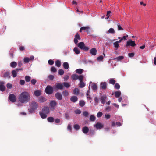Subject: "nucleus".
I'll list each match as a JSON object with an SVG mask.
<instances>
[{
  "instance_id": "1",
  "label": "nucleus",
  "mask_w": 156,
  "mask_h": 156,
  "mask_svg": "<svg viewBox=\"0 0 156 156\" xmlns=\"http://www.w3.org/2000/svg\"><path fill=\"white\" fill-rule=\"evenodd\" d=\"M30 95L26 91H23L20 94L18 98L19 101L22 103H26L30 100Z\"/></svg>"
},
{
  "instance_id": "2",
  "label": "nucleus",
  "mask_w": 156,
  "mask_h": 156,
  "mask_svg": "<svg viewBox=\"0 0 156 156\" xmlns=\"http://www.w3.org/2000/svg\"><path fill=\"white\" fill-rule=\"evenodd\" d=\"M30 107V108L28 109V111L30 113H32L38 108V105L37 102L32 101L31 103Z\"/></svg>"
},
{
  "instance_id": "3",
  "label": "nucleus",
  "mask_w": 156,
  "mask_h": 156,
  "mask_svg": "<svg viewBox=\"0 0 156 156\" xmlns=\"http://www.w3.org/2000/svg\"><path fill=\"white\" fill-rule=\"evenodd\" d=\"M77 46L81 50H83L85 51H87L89 50V48L85 46L84 43L81 42L77 44Z\"/></svg>"
},
{
  "instance_id": "4",
  "label": "nucleus",
  "mask_w": 156,
  "mask_h": 156,
  "mask_svg": "<svg viewBox=\"0 0 156 156\" xmlns=\"http://www.w3.org/2000/svg\"><path fill=\"white\" fill-rule=\"evenodd\" d=\"M45 91L47 94H52L53 92V88L51 86L48 85L45 88Z\"/></svg>"
},
{
  "instance_id": "5",
  "label": "nucleus",
  "mask_w": 156,
  "mask_h": 156,
  "mask_svg": "<svg viewBox=\"0 0 156 156\" xmlns=\"http://www.w3.org/2000/svg\"><path fill=\"white\" fill-rule=\"evenodd\" d=\"M57 103V102L54 101H51L49 104L50 106L51 107V109L52 110H53L55 109V107L56 106Z\"/></svg>"
},
{
  "instance_id": "6",
  "label": "nucleus",
  "mask_w": 156,
  "mask_h": 156,
  "mask_svg": "<svg viewBox=\"0 0 156 156\" xmlns=\"http://www.w3.org/2000/svg\"><path fill=\"white\" fill-rule=\"evenodd\" d=\"M55 89H57L58 90L59 89L62 90L64 88V87L62 84L61 83H57L55 84L54 86Z\"/></svg>"
},
{
  "instance_id": "7",
  "label": "nucleus",
  "mask_w": 156,
  "mask_h": 156,
  "mask_svg": "<svg viewBox=\"0 0 156 156\" xmlns=\"http://www.w3.org/2000/svg\"><path fill=\"white\" fill-rule=\"evenodd\" d=\"M136 45L135 41H132L131 40H129L126 42V47H127L129 46H131L132 47H134Z\"/></svg>"
},
{
  "instance_id": "8",
  "label": "nucleus",
  "mask_w": 156,
  "mask_h": 156,
  "mask_svg": "<svg viewBox=\"0 0 156 156\" xmlns=\"http://www.w3.org/2000/svg\"><path fill=\"white\" fill-rule=\"evenodd\" d=\"M9 100L12 102H15L16 100V96L14 94H10L9 96Z\"/></svg>"
},
{
  "instance_id": "9",
  "label": "nucleus",
  "mask_w": 156,
  "mask_h": 156,
  "mask_svg": "<svg viewBox=\"0 0 156 156\" xmlns=\"http://www.w3.org/2000/svg\"><path fill=\"white\" fill-rule=\"evenodd\" d=\"M83 30H86L87 34H89L90 33V27L88 26L83 27L80 28V32H82V31Z\"/></svg>"
},
{
  "instance_id": "10",
  "label": "nucleus",
  "mask_w": 156,
  "mask_h": 156,
  "mask_svg": "<svg viewBox=\"0 0 156 156\" xmlns=\"http://www.w3.org/2000/svg\"><path fill=\"white\" fill-rule=\"evenodd\" d=\"M55 97L57 99L61 100L62 99V97L61 94L59 92H57L55 94Z\"/></svg>"
},
{
  "instance_id": "11",
  "label": "nucleus",
  "mask_w": 156,
  "mask_h": 156,
  "mask_svg": "<svg viewBox=\"0 0 156 156\" xmlns=\"http://www.w3.org/2000/svg\"><path fill=\"white\" fill-rule=\"evenodd\" d=\"M4 83L2 81L0 82V90L2 91H4L5 90V87L4 85Z\"/></svg>"
},
{
  "instance_id": "12",
  "label": "nucleus",
  "mask_w": 156,
  "mask_h": 156,
  "mask_svg": "<svg viewBox=\"0 0 156 156\" xmlns=\"http://www.w3.org/2000/svg\"><path fill=\"white\" fill-rule=\"evenodd\" d=\"M107 97L106 95H103L101 97L100 99L101 100V102L102 104H104L105 103V101L107 98Z\"/></svg>"
},
{
  "instance_id": "13",
  "label": "nucleus",
  "mask_w": 156,
  "mask_h": 156,
  "mask_svg": "<svg viewBox=\"0 0 156 156\" xmlns=\"http://www.w3.org/2000/svg\"><path fill=\"white\" fill-rule=\"evenodd\" d=\"M97 50L95 48H93L90 51V53L93 55H96Z\"/></svg>"
},
{
  "instance_id": "14",
  "label": "nucleus",
  "mask_w": 156,
  "mask_h": 156,
  "mask_svg": "<svg viewBox=\"0 0 156 156\" xmlns=\"http://www.w3.org/2000/svg\"><path fill=\"white\" fill-rule=\"evenodd\" d=\"M38 100L40 103H43L45 102L47 99L45 97L40 96L38 98Z\"/></svg>"
},
{
  "instance_id": "15",
  "label": "nucleus",
  "mask_w": 156,
  "mask_h": 156,
  "mask_svg": "<svg viewBox=\"0 0 156 156\" xmlns=\"http://www.w3.org/2000/svg\"><path fill=\"white\" fill-rule=\"evenodd\" d=\"M43 112L47 114L49 112V108L48 107H44L42 109Z\"/></svg>"
},
{
  "instance_id": "16",
  "label": "nucleus",
  "mask_w": 156,
  "mask_h": 156,
  "mask_svg": "<svg viewBox=\"0 0 156 156\" xmlns=\"http://www.w3.org/2000/svg\"><path fill=\"white\" fill-rule=\"evenodd\" d=\"M94 127H95L97 129H100L102 128L103 127V125L100 123L98 122L94 126Z\"/></svg>"
},
{
  "instance_id": "17",
  "label": "nucleus",
  "mask_w": 156,
  "mask_h": 156,
  "mask_svg": "<svg viewBox=\"0 0 156 156\" xmlns=\"http://www.w3.org/2000/svg\"><path fill=\"white\" fill-rule=\"evenodd\" d=\"M34 94L36 96H39L41 94V91L40 90H35L34 92Z\"/></svg>"
},
{
  "instance_id": "18",
  "label": "nucleus",
  "mask_w": 156,
  "mask_h": 156,
  "mask_svg": "<svg viewBox=\"0 0 156 156\" xmlns=\"http://www.w3.org/2000/svg\"><path fill=\"white\" fill-rule=\"evenodd\" d=\"M2 77L5 78H10V73L9 72H5L2 76Z\"/></svg>"
},
{
  "instance_id": "19",
  "label": "nucleus",
  "mask_w": 156,
  "mask_h": 156,
  "mask_svg": "<svg viewBox=\"0 0 156 156\" xmlns=\"http://www.w3.org/2000/svg\"><path fill=\"white\" fill-rule=\"evenodd\" d=\"M101 88L103 90L105 89L107 87V83L106 82H102L100 84Z\"/></svg>"
},
{
  "instance_id": "20",
  "label": "nucleus",
  "mask_w": 156,
  "mask_h": 156,
  "mask_svg": "<svg viewBox=\"0 0 156 156\" xmlns=\"http://www.w3.org/2000/svg\"><path fill=\"white\" fill-rule=\"evenodd\" d=\"M83 132L85 134H87L89 131V129L88 127L85 126L82 128Z\"/></svg>"
},
{
  "instance_id": "21",
  "label": "nucleus",
  "mask_w": 156,
  "mask_h": 156,
  "mask_svg": "<svg viewBox=\"0 0 156 156\" xmlns=\"http://www.w3.org/2000/svg\"><path fill=\"white\" fill-rule=\"evenodd\" d=\"M78 100V98L75 96H72L70 98V100L73 102H75Z\"/></svg>"
},
{
  "instance_id": "22",
  "label": "nucleus",
  "mask_w": 156,
  "mask_h": 156,
  "mask_svg": "<svg viewBox=\"0 0 156 156\" xmlns=\"http://www.w3.org/2000/svg\"><path fill=\"white\" fill-rule=\"evenodd\" d=\"M124 58V56H119L118 57H117L116 58H115L113 59V60L117 61H120L122 59H123Z\"/></svg>"
},
{
  "instance_id": "23",
  "label": "nucleus",
  "mask_w": 156,
  "mask_h": 156,
  "mask_svg": "<svg viewBox=\"0 0 156 156\" xmlns=\"http://www.w3.org/2000/svg\"><path fill=\"white\" fill-rule=\"evenodd\" d=\"M39 114L41 117L42 119H45L47 117L46 114H45L43 112H39Z\"/></svg>"
},
{
  "instance_id": "24",
  "label": "nucleus",
  "mask_w": 156,
  "mask_h": 156,
  "mask_svg": "<svg viewBox=\"0 0 156 156\" xmlns=\"http://www.w3.org/2000/svg\"><path fill=\"white\" fill-rule=\"evenodd\" d=\"M63 66L64 68L66 69H67L69 68V65L67 62H64L63 64Z\"/></svg>"
},
{
  "instance_id": "25",
  "label": "nucleus",
  "mask_w": 156,
  "mask_h": 156,
  "mask_svg": "<svg viewBox=\"0 0 156 156\" xmlns=\"http://www.w3.org/2000/svg\"><path fill=\"white\" fill-rule=\"evenodd\" d=\"M115 97L117 98L119 97L121 94V92L120 91H116L114 93Z\"/></svg>"
},
{
  "instance_id": "26",
  "label": "nucleus",
  "mask_w": 156,
  "mask_h": 156,
  "mask_svg": "<svg viewBox=\"0 0 156 156\" xmlns=\"http://www.w3.org/2000/svg\"><path fill=\"white\" fill-rule=\"evenodd\" d=\"M72 79L73 80H76L78 79V75L76 74L72 75L71 76Z\"/></svg>"
},
{
  "instance_id": "27",
  "label": "nucleus",
  "mask_w": 156,
  "mask_h": 156,
  "mask_svg": "<svg viewBox=\"0 0 156 156\" xmlns=\"http://www.w3.org/2000/svg\"><path fill=\"white\" fill-rule=\"evenodd\" d=\"M91 88L94 90H96L97 89V86L96 84L93 83H92Z\"/></svg>"
},
{
  "instance_id": "28",
  "label": "nucleus",
  "mask_w": 156,
  "mask_h": 156,
  "mask_svg": "<svg viewBox=\"0 0 156 156\" xmlns=\"http://www.w3.org/2000/svg\"><path fill=\"white\" fill-rule=\"evenodd\" d=\"M83 69H78L76 70V72L80 74H81L83 72Z\"/></svg>"
},
{
  "instance_id": "29",
  "label": "nucleus",
  "mask_w": 156,
  "mask_h": 156,
  "mask_svg": "<svg viewBox=\"0 0 156 156\" xmlns=\"http://www.w3.org/2000/svg\"><path fill=\"white\" fill-rule=\"evenodd\" d=\"M113 45L115 47V50H117L120 47L119 43L116 41L113 43Z\"/></svg>"
},
{
  "instance_id": "30",
  "label": "nucleus",
  "mask_w": 156,
  "mask_h": 156,
  "mask_svg": "<svg viewBox=\"0 0 156 156\" xmlns=\"http://www.w3.org/2000/svg\"><path fill=\"white\" fill-rule=\"evenodd\" d=\"M10 65L12 67L15 68L16 66L17 63L15 62H12L11 63Z\"/></svg>"
},
{
  "instance_id": "31",
  "label": "nucleus",
  "mask_w": 156,
  "mask_h": 156,
  "mask_svg": "<svg viewBox=\"0 0 156 156\" xmlns=\"http://www.w3.org/2000/svg\"><path fill=\"white\" fill-rule=\"evenodd\" d=\"M73 51L76 54H78L80 52V51L77 47H75L73 49Z\"/></svg>"
},
{
  "instance_id": "32",
  "label": "nucleus",
  "mask_w": 156,
  "mask_h": 156,
  "mask_svg": "<svg viewBox=\"0 0 156 156\" xmlns=\"http://www.w3.org/2000/svg\"><path fill=\"white\" fill-rule=\"evenodd\" d=\"M80 93V90L78 88H75L73 90V94L75 95H78Z\"/></svg>"
},
{
  "instance_id": "33",
  "label": "nucleus",
  "mask_w": 156,
  "mask_h": 156,
  "mask_svg": "<svg viewBox=\"0 0 156 156\" xmlns=\"http://www.w3.org/2000/svg\"><path fill=\"white\" fill-rule=\"evenodd\" d=\"M48 121L50 122H52L54 121V118L52 117H49L47 118Z\"/></svg>"
},
{
  "instance_id": "34",
  "label": "nucleus",
  "mask_w": 156,
  "mask_h": 156,
  "mask_svg": "<svg viewBox=\"0 0 156 156\" xmlns=\"http://www.w3.org/2000/svg\"><path fill=\"white\" fill-rule=\"evenodd\" d=\"M12 73L13 77H15L16 76L17 73L16 70H12Z\"/></svg>"
},
{
  "instance_id": "35",
  "label": "nucleus",
  "mask_w": 156,
  "mask_h": 156,
  "mask_svg": "<svg viewBox=\"0 0 156 156\" xmlns=\"http://www.w3.org/2000/svg\"><path fill=\"white\" fill-rule=\"evenodd\" d=\"M85 86V84L83 82V81H80V83L79 84V87L80 88H83Z\"/></svg>"
},
{
  "instance_id": "36",
  "label": "nucleus",
  "mask_w": 156,
  "mask_h": 156,
  "mask_svg": "<svg viewBox=\"0 0 156 156\" xmlns=\"http://www.w3.org/2000/svg\"><path fill=\"white\" fill-rule=\"evenodd\" d=\"M96 117L93 115H91L90 117V120L91 121H94L95 120Z\"/></svg>"
},
{
  "instance_id": "37",
  "label": "nucleus",
  "mask_w": 156,
  "mask_h": 156,
  "mask_svg": "<svg viewBox=\"0 0 156 156\" xmlns=\"http://www.w3.org/2000/svg\"><path fill=\"white\" fill-rule=\"evenodd\" d=\"M79 105L80 106L82 107L84 106L85 105V103L84 101L81 100L79 101Z\"/></svg>"
},
{
  "instance_id": "38",
  "label": "nucleus",
  "mask_w": 156,
  "mask_h": 156,
  "mask_svg": "<svg viewBox=\"0 0 156 156\" xmlns=\"http://www.w3.org/2000/svg\"><path fill=\"white\" fill-rule=\"evenodd\" d=\"M30 62V59L28 57H25L23 59V62L25 63H28Z\"/></svg>"
},
{
  "instance_id": "39",
  "label": "nucleus",
  "mask_w": 156,
  "mask_h": 156,
  "mask_svg": "<svg viewBox=\"0 0 156 156\" xmlns=\"http://www.w3.org/2000/svg\"><path fill=\"white\" fill-rule=\"evenodd\" d=\"M55 65L58 67H60L61 65L60 61L59 60L56 61H55Z\"/></svg>"
},
{
  "instance_id": "40",
  "label": "nucleus",
  "mask_w": 156,
  "mask_h": 156,
  "mask_svg": "<svg viewBox=\"0 0 156 156\" xmlns=\"http://www.w3.org/2000/svg\"><path fill=\"white\" fill-rule=\"evenodd\" d=\"M25 81L27 82H29L31 80V77L28 76H26L25 77Z\"/></svg>"
},
{
  "instance_id": "41",
  "label": "nucleus",
  "mask_w": 156,
  "mask_h": 156,
  "mask_svg": "<svg viewBox=\"0 0 156 156\" xmlns=\"http://www.w3.org/2000/svg\"><path fill=\"white\" fill-rule=\"evenodd\" d=\"M62 94L63 95L65 96H68V95L69 94V92L67 90L63 91L62 92Z\"/></svg>"
},
{
  "instance_id": "42",
  "label": "nucleus",
  "mask_w": 156,
  "mask_h": 156,
  "mask_svg": "<svg viewBox=\"0 0 156 156\" xmlns=\"http://www.w3.org/2000/svg\"><path fill=\"white\" fill-rule=\"evenodd\" d=\"M108 32L109 33L114 34L115 33L114 30L112 28H110L108 31Z\"/></svg>"
},
{
  "instance_id": "43",
  "label": "nucleus",
  "mask_w": 156,
  "mask_h": 156,
  "mask_svg": "<svg viewBox=\"0 0 156 156\" xmlns=\"http://www.w3.org/2000/svg\"><path fill=\"white\" fill-rule=\"evenodd\" d=\"M94 101L95 102V103L96 104V105H98L99 103V98L97 97H95L94 98Z\"/></svg>"
},
{
  "instance_id": "44",
  "label": "nucleus",
  "mask_w": 156,
  "mask_h": 156,
  "mask_svg": "<svg viewBox=\"0 0 156 156\" xmlns=\"http://www.w3.org/2000/svg\"><path fill=\"white\" fill-rule=\"evenodd\" d=\"M115 80L113 79H111L109 80V83H110L114 85L115 83Z\"/></svg>"
},
{
  "instance_id": "45",
  "label": "nucleus",
  "mask_w": 156,
  "mask_h": 156,
  "mask_svg": "<svg viewBox=\"0 0 156 156\" xmlns=\"http://www.w3.org/2000/svg\"><path fill=\"white\" fill-rule=\"evenodd\" d=\"M63 85L66 88H68L70 86V84L67 82H64L63 83L62 85Z\"/></svg>"
},
{
  "instance_id": "46",
  "label": "nucleus",
  "mask_w": 156,
  "mask_h": 156,
  "mask_svg": "<svg viewBox=\"0 0 156 156\" xmlns=\"http://www.w3.org/2000/svg\"><path fill=\"white\" fill-rule=\"evenodd\" d=\"M64 73V71L62 69H60L58 71V74L60 75H63Z\"/></svg>"
},
{
  "instance_id": "47",
  "label": "nucleus",
  "mask_w": 156,
  "mask_h": 156,
  "mask_svg": "<svg viewBox=\"0 0 156 156\" xmlns=\"http://www.w3.org/2000/svg\"><path fill=\"white\" fill-rule=\"evenodd\" d=\"M84 78L83 76L80 75L79 76H78V79L80 81H83V80Z\"/></svg>"
},
{
  "instance_id": "48",
  "label": "nucleus",
  "mask_w": 156,
  "mask_h": 156,
  "mask_svg": "<svg viewBox=\"0 0 156 156\" xmlns=\"http://www.w3.org/2000/svg\"><path fill=\"white\" fill-rule=\"evenodd\" d=\"M74 128L75 129L78 130L80 128V126L76 124L74 125Z\"/></svg>"
},
{
  "instance_id": "49",
  "label": "nucleus",
  "mask_w": 156,
  "mask_h": 156,
  "mask_svg": "<svg viewBox=\"0 0 156 156\" xmlns=\"http://www.w3.org/2000/svg\"><path fill=\"white\" fill-rule=\"evenodd\" d=\"M114 87L115 89H119L120 88V86L119 84L117 83L115 84L114 86Z\"/></svg>"
},
{
  "instance_id": "50",
  "label": "nucleus",
  "mask_w": 156,
  "mask_h": 156,
  "mask_svg": "<svg viewBox=\"0 0 156 156\" xmlns=\"http://www.w3.org/2000/svg\"><path fill=\"white\" fill-rule=\"evenodd\" d=\"M83 115L84 116L87 117L89 115V113L87 111H84L83 112Z\"/></svg>"
},
{
  "instance_id": "51",
  "label": "nucleus",
  "mask_w": 156,
  "mask_h": 156,
  "mask_svg": "<svg viewBox=\"0 0 156 156\" xmlns=\"http://www.w3.org/2000/svg\"><path fill=\"white\" fill-rule=\"evenodd\" d=\"M117 27L118 28V30H123V29L122 28L120 24L119 23L117 24Z\"/></svg>"
},
{
  "instance_id": "52",
  "label": "nucleus",
  "mask_w": 156,
  "mask_h": 156,
  "mask_svg": "<svg viewBox=\"0 0 156 156\" xmlns=\"http://www.w3.org/2000/svg\"><path fill=\"white\" fill-rule=\"evenodd\" d=\"M111 13V11H108L107 12L106 14V16H107V17L106 18H105V19H108L109 18Z\"/></svg>"
},
{
  "instance_id": "53",
  "label": "nucleus",
  "mask_w": 156,
  "mask_h": 156,
  "mask_svg": "<svg viewBox=\"0 0 156 156\" xmlns=\"http://www.w3.org/2000/svg\"><path fill=\"white\" fill-rule=\"evenodd\" d=\"M75 38L77 39H78L79 40H80L81 39L80 37V35L78 33H76V35H75Z\"/></svg>"
},
{
  "instance_id": "54",
  "label": "nucleus",
  "mask_w": 156,
  "mask_h": 156,
  "mask_svg": "<svg viewBox=\"0 0 156 156\" xmlns=\"http://www.w3.org/2000/svg\"><path fill=\"white\" fill-rule=\"evenodd\" d=\"M37 82L36 80L35 79H32L31 80V82L32 84L34 85Z\"/></svg>"
},
{
  "instance_id": "55",
  "label": "nucleus",
  "mask_w": 156,
  "mask_h": 156,
  "mask_svg": "<svg viewBox=\"0 0 156 156\" xmlns=\"http://www.w3.org/2000/svg\"><path fill=\"white\" fill-rule=\"evenodd\" d=\"M102 115L103 113L102 112H99L97 114V116L99 118L101 117L102 116Z\"/></svg>"
},
{
  "instance_id": "56",
  "label": "nucleus",
  "mask_w": 156,
  "mask_h": 156,
  "mask_svg": "<svg viewBox=\"0 0 156 156\" xmlns=\"http://www.w3.org/2000/svg\"><path fill=\"white\" fill-rule=\"evenodd\" d=\"M103 59V56H102L101 55V56H100L98 57L97 58V59L98 61H100L102 60Z\"/></svg>"
},
{
  "instance_id": "57",
  "label": "nucleus",
  "mask_w": 156,
  "mask_h": 156,
  "mask_svg": "<svg viewBox=\"0 0 156 156\" xmlns=\"http://www.w3.org/2000/svg\"><path fill=\"white\" fill-rule=\"evenodd\" d=\"M48 63L50 65H52L54 63V61L52 60H49L48 61Z\"/></svg>"
},
{
  "instance_id": "58",
  "label": "nucleus",
  "mask_w": 156,
  "mask_h": 156,
  "mask_svg": "<svg viewBox=\"0 0 156 156\" xmlns=\"http://www.w3.org/2000/svg\"><path fill=\"white\" fill-rule=\"evenodd\" d=\"M75 113L76 114H80L81 113V111L80 109H77L75 111Z\"/></svg>"
},
{
  "instance_id": "59",
  "label": "nucleus",
  "mask_w": 156,
  "mask_h": 156,
  "mask_svg": "<svg viewBox=\"0 0 156 156\" xmlns=\"http://www.w3.org/2000/svg\"><path fill=\"white\" fill-rule=\"evenodd\" d=\"M51 72H55L56 71V69L54 67H52L51 69Z\"/></svg>"
},
{
  "instance_id": "60",
  "label": "nucleus",
  "mask_w": 156,
  "mask_h": 156,
  "mask_svg": "<svg viewBox=\"0 0 156 156\" xmlns=\"http://www.w3.org/2000/svg\"><path fill=\"white\" fill-rule=\"evenodd\" d=\"M20 84L21 85H23L25 83V81L23 80H20Z\"/></svg>"
},
{
  "instance_id": "61",
  "label": "nucleus",
  "mask_w": 156,
  "mask_h": 156,
  "mask_svg": "<svg viewBox=\"0 0 156 156\" xmlns=\"http://www.w3.org/2000/svg\"><path fill=\"white\" fill-rule=\"evenodd\" d=\"M6 86L8 88L11 89L12 87V85L10 83H8L7 84Z\"/></svg>"
},
{
  "instance_id": "62",
  "label": "nucleus",
  "mask_w": 156,
  "mask_h": 156,
  "mask_svg": "<svg viewBox=\"0 0 156 156\" xmlns=\"http://www.w3.org/2000/svg\"><path fill=\"white\" fill-rule=\"evenodd\" d=\"M55 122L56 123H58L60 122V120L58 118L56 119L55 120L54 119Z\"/></svg>"
},
{
  "instance_id": "63",
  "label": "nucleus",
  "mask_w": 156,
  "mask_h": 156,
  "mask_svg": "<svg viewBox=\"0 0 156 156\" xmlns=\"http://www.w3.org/2000/svg\"><path fill=\"white\" fill-rule=\"evenodd\" d=\"M23 65L22 62L21 61H19L18 62V66L19 67H21Z\"/></svg>"
},
{
  "instance_id": "64",
  "label": "nucleus",
  "mask_w": 156,
  "mask_h": 156,
  "mask_svg": "<svg viewBox=\"0 0 156 156\" xmlns=\"http://www.w3.org/2000/svg\"><path fill=\"white\" fill-rule=\"evenodd\" d=\"M134 55V54L133 53H129L128 54V56L130 57H133Z\"/></svg>"
}]
</instances>
